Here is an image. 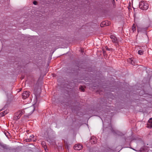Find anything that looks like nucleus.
<instances>
[{"label":"nucleus","instance_id":"obj_1","mask_svg":"<svg viewBox=\"0 0 152 152\" xmlns=\"http://www.w3.org/2000/svg\"><path fill=\"white\" fill-rule=\"evenodd\" d=\"M139 8L142 10H146L148 8V4H145L144 1H141L139 3Z\"/></svg>","mask_w":152,"mask_h":152},{"label":"nucleus","instance_id":"obj_2","mask_svg":"<svg viewBox=\"0 0 152 152\" xmlns=\"http://www.w3.org/2000/svg\"><path fill=\"white\" fill-rule=\"evenodd\" d=\"M30 92L29 91H24L22 94V98L25 99L27 98L30 95Z\"/></svg>","mask_w":152,"mask_h":152},{"label":"nucleus","instance_id":"obj_3","mask_svg":"<svg viewBox=\"0 0 152 152\" xmlns=\"http://www.w3.org/2000/svg\"><path fill=\"white\" fill-rule=\"evenodd\" d=\"M20 113L18 111L16 112L15 114V115L14 117V120L17 121L21 117Z\"/></svg>","mask_w":152,"mask_h":152},{"label":"nucleus","instance_id":"obj_4","mask_svg":"<svg viewBox=\"0 0 152 152\" xmlns=\"http://www.w3.org/2000/svg\"><path fill=\"white\" fill-rule=\"evenodd\" d=\"M110 24V22L108 21H104L101 23L100 24V26L102 27H103L105 26H108Z\"/></svg>","mask_w":152,"mask_h":152},{"label":"nucleus","instance_id":"obj_5","mask_svg":"<svg viewBox=\"0 0 152 152\" xmlns=\"http://www.w3.org/2000/svg\"><path fill=\"white\" fill-rule=\"evenodd\" d=\"M82 148V145L80 144H76L74 147V149L77 150H80Z\"/></svg>","mask_w":152,"mask_h":152},{"label":"nucleus","instance_id":"obj_6","mask_svg":"<svg viewBox=\"0 0 152 152\" xmlns=\"http://www.w3.org/2000/svg\"><path fill=\"white\" fill-rule=\"evenodd\" d=\"M90 142L92 144H95L97 142L96 138L94 136H92L90 140Z\"/></svg>","mask_w":152,"mask_h":152},{"label":"nucleus","instance_id":"obj_7","mask_svg":"<svg viewBox=\"0 0 152 152\" xmlns=\"http://www.w3.org/2000/svg\"><path fill=\"white\" fill-rule=\"evenodd\" d=\"M110 38L112 39V42L113 43H117L118 42V40L117 39V38L115 36L113 35H111L110 36Z\"/></svg>","mask_w":152,"mask_h":152},{"label":"nucleus","instance_id":"obj_8","mask_svg":"<svg viewBox=\"0 0 152 152\" xmlns=\"http://www.w3.org/2000/svg\"><path fill=\"white\" fill-rule=\"evenodd\" d=\"M147 127L149 128H152V118L149 119L147 124Z\"/></svg>","mask_w":152,"mask_h":152},{"label":"nucleus","instance_id":"obj_9","mask_svg":"<svg viewBox=\"0 0 152 152\" xmlns=\"http://www.w3.org/2000/svg\"><path fill=\"white\" fill-rule=\"evenodd\" d=\"M34 107H30L27 109V111L29 112L28 113V114L30 115L32 114L34 111Z\"/></svg>","mask_w":152,"mask_h":152},{"label":"nucleus","instance_id":"obj_10","mask_svg":"<svg viewBox=\"0 0 152 152\" xmlns=\"http://www.w3.org/2000/svg\"><path fill=\"white\" fill-rule=\"evenodd\" d=\"M110 130L114 134H117L118 135H120L119 132L118 131L115 130L111 126L110 127Z\"/></svg>","mask_w":152,"mask_h":152},{"label":"nucleus","instance_id":"obj_11","mask_svg":"<svg viewBox=\"0 0 152 152\" xmlns=\"http://www.w3.org/2000/svg\"><path fill=\"white\" fill-rule=\"evenodd\" d=\"M9 113V110H8L4 111V112L0 113V115L1 117L4 116Z\"/></svg>","mask_w":152,"mask_h":152},{"label":"nucleus","instance_id":"obj_12","mask_svg":"<svg viewBox=\"0 0 152 152\" xmlns=\"http://www.w3.org/2000/svg\"><path fill=\"white\" fill-rule=\"evenodd\" d=\"M133 59L132 58H129L127 59V61L130 64H131L132 65H134V63H133Z\"/></svg>","mask_w":152,"mask_h":152},{"label":"nucleus","instance_id":"obj_13","mask_svg":"<svg viewBox=\"0 0 152 152\" xmlns=\"http://www.w3.org/2000/svg\"><path fill=\"white\" fill-rule=\"evenodd\" d=\"M1 146L4 148L6 149H10L8 146L6 144L1 145Z\"/></svg>","mask_w":152,"mask_h":152},{"label":"nucleus","instance_id":"obj_14","mask_svg":"<svg viewBox=\"0 0 152 152\" xmlns=\"http://www.w3.org/2000/svg\"><path fill=\"white\" fill-rule=\"evenodd\" d=\"M145 147L144 146H143L139 150H137L134 149V150L136 151H140V152H143L142 151L145 150Z\"/></svg>","mask_w":152,"mask_h":152},{"label":"nucleus","instance_id":"obj_15","mask_svg":"<svg viewBox=\"0 0 152 152\" xmlns=\"http://www.w3.org/2000/svg\"><path fill=\"white\" fill-rule=\"evenodd\" d=\"M144 52L143 50H140L138 51V53L139 55H142L143 54Z\"/></svg>","mask_w":152,"mask_h":152},{"label":"nucleus","instance_id":"obj_16","mask_svg":"<svg viewBox=\"0 0 152 152\" xmlns=\"http://www.w3.org/2000/svg\"><path fill=\"white\" fill-rule=\"evenodd\" d=\"M43 147L45 148V151H46L45 148H46V143L45 142H42L41 143Z\"/></svg>","mask_w":152,"mask_h":152},{"label":"nucleus","instance_id":"obj_17","mask_svg":"<svg viewBox=\"0 0 152 152\" xmlns=\"http://www.w3.org/2000/svg\"><path fill=\"white\" fill-rule=\"evenodd\" d=\"M136 29L135 26L134 25V24L132 26V30L134 32V31H136Z\"/></svg>","mask_w":152,"mask_h":152},{"label":"nucleus","instance_id":"obj_18","mask_svg":"<svg viewBox=\"0 0 152 152\" xmlns=\"http://www.w3.org/2000/svg\"><path fill=\"white\" fill-rule=\"evenodd\" d=\"M79 89L83 92H84L85 91L84 88L82 86H80V87Z\"/></svg>","mask_w":152,"mask_h":152},{"label":"nucleus","instance_id":"obj_19","mask_svg":"<svg viewBox=\"0 0 152 152\" xmlns=\"http://www.w3.org/2000/svg\"><path fill=\"white\" fill-rule=\"evenodd\" d=\"M18 112H20V114L21 116L22 115H23L24 113V111H19Z\"/></svg>","mask_w":152,"mask_h":152},{"label":"nucleus","instance_id":"obj_20","mask_svg":"<svg viewBox=\"0 0 152 152\" xmlns=\"http://www.w3.org/2000/svg\"><path fill=\"white\" fill-rule=\"evenodd\" d=\"M34 137V136L33 135H31L30 137V141H31L33 140L32 138Z\"/></svg>","mask_w":152,"mask_h":152},{"label":"nucleus","instance_id":"obj_21","mask_svg":"<svg viewBox=\"0 0 152 152\" xmlns=\"http://www.w3.org/2000/svg\"><path fill=\"white\" fill-rule=\"evenodd\" d=\"M105 49L107 50H109V51L110 50V48H108V47L107 46H106L105 47Z\"/></svg>","mask_w":152,"mask_h":152},{"label":"nucleus","instance_id":"obj_22","mask_svg":"<svg viewBox=\"0 0 152 152\" xmlns=\"http://www.w3.org/2000/svg\"><path fill=\"white\" fill-rule=\"evenodd\" d=\"M33 3L34 5H37V1H34L33 2Z\"/></svg>","mask_w":152,"mask_h":152},{"label":"nucleus","instance_id":"obj_23","mask_svg":"<svg viewBox=\"0 0 152 152\" xmlns=\"http://www.w3.org/2000/svg\"><path fill=\"white\" fill-rule=\"evenodd\" d=\"M111 0V1L112 2V3L113 5V6H114L115 4V0Z\"/></svg>","mask_w":152,"mask_h":152},{"label":"nucleus","instance_id":"obj_24","mask_svg":"<svg viewBox=\"0 0 152 152\" xmlns=\"http://www.w3.org/2000/svg\"><path fill=\"white\" fill-rule=\"evenodd\" d=\"M3 110H4V108H3L2 109L0 110V112Z\"/></svg>","mask_w":152,"mask_h":152},{"label":"nucleus","instance_id":"obj_25","mask_svg":"<svg viewBox=\"0 0 152 152\" xmlns=\"http://www.w3.org/2000/svg\"><path fill=\"white\" fill-rule=\"evenodd\" d=\"M132 63H134V64H135L134 61L133 60V61L132 62Z\"/></svg>","mask_w":152,"mask_h":152},{"label":"nucleus","instance_id":"obj_26","mask_svg":"<svg viewBox=\"0 0 152 152\" xmlns=\"http://www.w3.org/2000/svg\"><path fill=\"white\" fill-rule=\"evenodd\" d=\"M137 31H138V32L139 31V29H137Z\"/></svg>","mask_w":152,"mask_h":152},{"label":"nucleus","instance_id":"obj_27","mask_svg":"<svg viewBox=\"0 0 152 152\" xmlns=\"http://www.w3.org/2000/svg\"><path fill=\"white\" fill-rule=\"evenodd\" d=\"M107 23H108V22H107V23H106V24H107Z\"/></svg>","mask_w":152,"mask_h":152}]
</instances>
